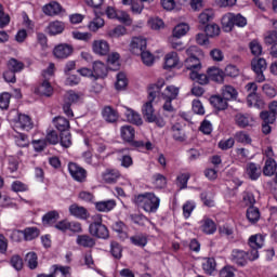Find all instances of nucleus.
Returning a JSON list of instances; mask_svg holds the SVG:
<instances>
[{
    "instance_id": "obj_1",
    "label": "nucleus",
    "mask_w": 277,
    "mask_h": 277,
    "mask_svg": "<svg viewBox=\"0 0 277 277\" xmlns=\"http://www.w3.org/2000/svg\"><path fill=\"white\" fill-rule=\"evenodd\" d=\"M163 88V80L159 81L158 84H154L148 90V101L142 107V114L145 122H155L157 127H166L163 118H157L155 114V107H153V101L159 95V90Z\"/></svg>"
},
{
    "instance_id": "obj_2",
    "label": "nucleus",
    "mask_w": 277,
    "mask_h": 277,
    "mask_svg": "<svg viewBox=\"0 0 277 277\" xmlns=\"http://www.w3.org/2000/svg\"><path fill=\"white\" fill-rule=\"evenodd\" d=\"M135 205L142 207L147 213H155L159 209V199L153 193L141 194L134 199Z\"/></svg>"
},
{
    "instance_id": "obj_3",
    "label": "nucleus",
    "mask_w": 277,
    "mask_h": 277,
    "mask_svg": "<svg viewBox=\"0 0 277 277\" xmlns=\"http://www.w3.org/2000/svg\"><path fill=\"white\" fill-rule=\"evenodd\" d=\"M222 28L224 31L229 32L233 31V27H246L248 25V19L243 17L241 14L227 13L222 19Z\"/></svg>"
},
{
    "instance_id": "obj_4",
    "label": "nucleus",
    "mask_w": 277,
    "mask_h": 277,
    "mask_svg": "<svg viewBox=\"0 0 277 277\" xmlns=\"http://www.w3.org/2000/svg\"><path fill=\"white\" fill-rule=\"evenodd\" d=\"M89 233L97 239H107L109 237V229L103 225V215L96 214L93 216V223L89 226Z\"/></svg>"
},
{
    "instance_id": "obj_5",
    "label": "nucleus",
    "mask_w": 277,
    "mask_h": 277,
    "mask_svg": "<svg viewBox=\"0 0 277 277\" xmlns=\"http://www.w3.org/2000/svg\"><path fill=\"white\" fill-rule=\"evenodd\" d=\"M250 252H247L248 261H256L259 259V250L265 246V238L262 235H254L249 238Z\"/></svg>"
},
{
    "instance_id": "obj_6",
    "label": "nucleus",
    "mask_w": 277,
    "mask_h": 277,
    "mask_svg": "<svg viewBox=\"0 0 277 277\" xmlns=\"http://www.w3.org/2000/svg\"><path fill=\"white\" fill-rule=\"evenodd\" d=\"M251 68L255 74V81L263 83L265 81V74L263 72L267 70V61L265 58H253L251 61Z\"/></svg>"
},
{
    "instance_id": "obj_7",
    "label": "nucleus",
    "mask_w": 277,
    "mask_h": 277,
    "mask_svg": "<svg viewBox=\"0 0 277 277\" xmlns=\"http://www.w3.org/2000/svg\"><path fill=\"white\" fill-rule=\"evenodd\" d=\"M147 42L144 37H134L130 43L133 55H142L146 51Z\"/></svg>"
},
{
    "instance_id": "obj_8",
    "label": "nucleus",
    "mask_w": 277,
    "mask_h": 277,
    "mask_svg": "<svg viewBox=\"0 0 277 277\" xmlns=\"http://www.w3.org/2000/svg\"><path fill=\"white\" fill-rule=\"evenodd\" d=\"M68 170L72 179L78 181V183H83V181H85L88 173L85 172V169L79 167V164L69 162Z\"/></svg>"
},
{
    "instance_id": "obj_9",
    "label": "nucleus",
    "mask_w": 277,
    "mask_h": 277,
    "mask_svg": "<svg viewBox=\"0 0 277 277\" xmlns=\"http://www.w3.org/2000/svg\"><path fill=\"white\" fill-rule=\"evenodd\" d=\"M92 51L95 55H109L110 47L109 42L104 39L94 40L92 43Z\"/></svg>"
},
{
    "instance_id": "obj_10",
    "label": "nucleus",
    "mask_w": 277,
    "mask_h": 277,
    "mask_svg": "<svg viewBox=\"0 0 277 277\" xmlns=\"http://www.w3.org/2000/svg\"><path fill=\"white\" fill-rule=\"evenodd\" d=\"M53 53L57 60H66V57H70V55H72V45H68L66 43L58 44L54 48Z\"/></svg>"
},
{
    "instance_id": "obj_11",
    "label": "nucleus",
    "mask_w": 277,
    "mask_h": 277,
    "mask_svg": "<svg viewBox=\"0 0 277 277\" xmlns=\"http://www.w3.org/2000/svg\"><path fill=\"white\" fill-rule=\"evenodd\" d=\"M15 129L31 131V129H34V121H31V117L21 114L18 116V120L15 121Z\"/></svg>"
},
{
    "instance_id": "obj_12",
    "label": "nucleus",
    "mask_w": 277,
    "mask_h": 277,
    "mask_svg": "<svg viewBox=\"0 0 277 277\" xmlns=\"http://www.w3.org/2000/svg\"><path fill=\"white\" fill-rule=\"evenodd\" d=\"M246 174L251 181H258L262 174L261 166L254 162L247 163Z\"/></svg>"
},
{
    "instance_id": "obj_13",
    "label": "nucleus",
    "mask_w": 277,
    "mask_h": 277,
    "mask_svg": "<svg viewBox=\"0 0 277 277\" xmlns=\"http://www.w3.org/2000/svg\"><path fill=\"white\" fill-rule=\"evenodd\" d=\"M102 118L105 122L114 124V122H118V110L114 109L111 106H105L102 109Z\"/></svg>"
},
{
    "instance_id": "obj_14",
    "label": "nucleus",
    "mask_w": 277,
    "mask_h": 277,
    "mask_svg": "<svg viewBox=\"0 0 277 277\" xmlns=\"http://www.w3.org/2000/svg\"><path fill=\"white\" fill-rule=\"evenodd\" d=\"M179 53L170 52L164 56V70H170L171 68H176L179 66Z\"/></svg>"
},
{
    "instance_id": "obj_15",
    "label": "nucleus",
    "mask_w": 277,
    "mask_h": 277,
    "mask_svg": "<svg viewBox=\"0 0 277 277\" xmlns=\"http://www.w3.org/2000/svg\"><path fill=\"white\" fill-rule=\"evenodd\" d=\"M232 261L236 265H246L248 263V253L243 250L235 249L232 252Z\"/></svg>"
},
{
    "instance_id": "obj_16",
    "label": "nucleus",
    "mask_w": 277,
    "mask_h": 277,
    "mask_svg": "<svg viewBox=\"0 0 277 277\" xmlns=\"http://www.w3.org/2000/svg\"><path fill=\"white\" fill-rule=\"evenodd\" d=\"M77 246L80 248H94L96 246V240L90 235H78L76 239Z\"/></svg>"
},
{
    "instance_id": "obj_17",
    "label": "nucleus",
    "mask_w": 277,
    "mask_h": 277,
    "mask_svg": "<svg viewBox=\"0 0 277 277\" xmlns=\"http://www.w3.org/2000/svg\"><path fill=\"white\" fill-rule=\"evenodd\" d=\"M124 116L128 122H131V124H136V127H142V124H144V121L142 120V116H140L137 111L131 108H126Z\"/></svg>"
},
{
    "instance_id": "obj_18",
    "label": "nucleus",
    "mask_w": 277,
    "mask_h": 277,
    "mask_svg": "<svg viewBox=\"0 0 277 277\" xmlns=\"http://www.w3.org/2000/svg\"><path fill=\"white\" fill-rule=\"evenodd\" d=\"M210 103L215 109H219V111H224V109L228 108V100H225L224 96L212 95L210 97Z\"/></svg>"
},
{
    "instance_id": "obj_19",
    "label": "nucleus",
    "mask_w": 277,
    "mask_h": 277,
    "mask_svg": "<svg viewBox=\"0 0 277 277\" xmlns=\"http://www.w3.org/2000/svg\"><path fill=\"white\" fill-rule=\"evenodd\" d=\"M235 122L241 129H246V127H251L252 126V122H254V119H252V117L248 114L243 115L241 113H238L235 116Z\"/></svg>"
},
{
    "instance_id": "obj_20",
    "label": "nucleus",
    "mask_w": 277,
    "mask_h": 277,
    "mask_svg": "<svg viewBox=\"0 0 277 277\" xmlns=\"http://www.w3.org/2000/svg\"><path fill=\"white\" fill-rule=\"evenodd\" d=\"M35 94H39V96H52L53 95V87L49 80H44L37 89H35Z\"/></svg>"
},
{
    "instance_id": "obj_21",
    "label": "nucleus",
    "mask_w": 277,
    "mask_h": 277,
    "mask_svg": "<svg viewBox=\"0 0 277 277\" xmlns=\"http://www.w3.org/2000/svg\"><path fill=\"white\" fill-rule=\"evenodd\" d=\"M208 72V79H211L212 81H215L216 83H223L224 82V71L217 67H210L207 70Z\"/></svg>"
},
{
    "instance_id": "obj_22",
    "label": "nucleus",
    "mask_w": 277,
    "mask_h": 277,
    "mask_svg": "<svg viewBox=\"0 0 277 277\" xmlns=\"http://www.w3.org/2000/svg\"><path fill=\"white\" fill-rule=\"evenodd\" d=\"M115 208H116V201L113 199L95 202V209L101 213H109V211H113Z\"/></svg>"
},
{
    "instance_id": "obj_23",
    "label": "nucleus",
    "mask_w": 277,
    "mask_h": 277,
    "mask_svg": "<svg viewBox=\"0 0 277 277\" xmlns=\"http://www.w3.org/2000/svg\"><path fill=\"white\" fill-rule=\"evenodd\" d=\"M185 68H187V70H190V72L200 71L202 69V64L200 63V58L196 56L187 57L185 60Z\"/></svg>"
},
{
    "instance_id": "obj_24",
    "label": "nucleus",
    "mask_w": 277,
    "mask_h": 277,
    "mask_svg": "<svg viewBox=\"0 0 277 277\" xmlns=\"http://www.w3.org/2000/svg\"><path fill=\"white\" fill-rule=\"evenodd\" d=\"M93 77L94 79H101L103 77H107V66H105L103 62L95 61L93 63Z\"/></svg>"
},
{
    "instance_id": "obj_25",
    "label": "nucleus",
    "mask_w": 277,
    "mask_h": 277,
    "mask_svg": "<svg viewBox=\"0 0 277 277\" xmlns=\"http://www.w3.org/2000/svg\"><path fill=\"white\" fill-rule=\"evenodd\" d=\"M123 142H133L135 140V129L132 126H122L120 129Z\"/></svg>"
},
{
    "instance_id": "obj_26",
    "label": "nucleus",
    "mask_w": 277,
    "mask_h": 277,
    "mask_svg": "<svg viewBox=\"0 0 277 277\" xmlns=\"http://www.w3.org/2000/svg\"><path fill=\"white\" fill-rule=\"evenodd\" d=\"M53 124L57 131H61V133H65L70 129V121L62 116L55 117L53 119Z\"/></svg>"
},
{
    "instance_id": "obj_27",
    "label": "nucleus",
    "mask_w": 277,
    "mask_h": 277,
    "mask_svg": "<svg viewBox=\"0 0 277 277\" xmlns=\"http://www.w3.org/2000/svg\"><path fill=\"white\" fill-rule=\"evenodd\" d=\"M42 11L47 16H57L62 12V5L57 2H50L42 8Z\"/></svg>"
},
{
    "instance_id": "obj_28",
    "label": "nucleus",
    "mask_w": 277,
    "mask_h": 277,
    "mask_svg": "<svg viewBox=\"0 0 277 277\" xmlns=\"http://www.w3.org/2000/svg\"><path fill=\"white\" fill-rule=\"evenodd\" d=\"M222 96L227 101H237V96H239V93L237 92V89H235L233 85L226 84L222 88Z\"/></svg>"
},
{
    "instance_id": "obj_29",
    "label": "nucleus",
    "mask_w": 277,
    "mask_h": 277,
    "mask_svg": "<svg viewBox=\"0 0 277 277\" xmlns=\"http://www.w3.org/2000/svg\"><path fill=\"white\" fill-rule=\"evenodd\" d=\"M69 212L75 217H79L80 220H88V210L81 206H78L77 203L69 207Z\"/></svg>"
},
{
    "instance_id": "obj_30",
    "label": "nucleus",
    "mask_w": 277,
    "mask_h": 277,
    "mask_svg": "<svg viewBox=\"0 0 277 277\" xmlns=\"http://www.w3.org/2000/svg\"><path fill=\"white\" fill-rule=\"evenodd\" d=\"M47 29L50 36H57V34H62L64 31L65 26L64 23L60 21H54L48 25Z\"/></svg>"
},
{
    "instance_id": "obj_31",
    "label": "nucleus",
    "mask_w": 277,
    "mask_h": 277,
    "mask_svg": "<svg viewBox=\"0 0 277 277\" xmlns=\"http://www.w3.org/2000/svg\"><path fill=\"white\" fill-rule=\"evenodd\" d=\"M189 79H192V81H196V83H199V85H207V83H209V76L206 74H200L198 70L190 71Z\"/></svg>"
},
{
    "instance_id": "obj_32",
    "label": "nucleus",
    "mask_w": 277,
    "mask_h": 277,
    "mask_svg": "<svg viewBox=\"0 0 277 277\" xmlns=\"http://www.w3.org/2000/svg\"><path fill=\"white\" fill-rule=\"evenodd\" d=\"M276 170H277L276 160L268 158L265 161V166L263 168V174L265 176H274V174L276 173Z\"/></svg>"
},
{
    "instance_id": "obj_33",
    "label": "nucleus",
    "mask_w": 277,
    "mask_h": 277,
    "mask_svg": "<svg viewBox=\"0 0 277 277\" xmlns=\"http://www.w3.org/2000/svg\"><path fill=\"white\" fill-rule=\"evenodd\" d=\"M102 176L105 183L113 184L116 183L118 179H120V172L117 170H106Z\"/></svg>"
},
{
    "instance_id": "obj_34",
    "label": "nucleus",
    "mask_w": 277,
    "mask_h": 277,
    "mask_svg": "<svg viewBox=\"0 0 277 277\" xmlns=\"http://www.w3.org/2000/svg\"><path fill=\"white\" fill-rule=\"evenodd\" d=\"M24 233V241H32V239H37L40 237V229L38 227H26L23 229Z\"/></svg>"
},
{
    "instance_id": "obj_35",
    "label": "nucleus",
    "mask_w": 277,
    "mask_h": 277,
    "mask_svg": "<svg viewBox=\"0 0 277 277\" xmlns=\"http://www.w3.org/2000/svg\"><path fill=\"white\" fill-rule=\"evenodd\" d=\"M113 230L118 233L121 239H128L129 234H127V225L122 221H117L111 225Z\"/></svg>"
},
{
    "instance_id": "obj_36",
    "label": "nucleus",
    "mask_w": 277,
    "mask_h": 277,
    "mask_svg": "<svg viewBox=\"0 0 277 277\" xmlns=\"http://www.w3.org/2000/svg\"><path fill=\"white\" fill-rule=\"evenodd\" d=\"M172 133H173V138L175 142H185L187 140V135L185 134V130L179 124H175L172 127Z\"/></svg>"
},
{
    "instance_id": "obj_37",
    "label": "nucleus",
    "mask_w": 277,
    "mask_h": 277,
    "mask_svg": "<svg viewBox=\"0 0 277 277\" xmlns=\"http://www.w3.org/2000/svg\"><path fill=\"white\" fill-rule=\"evenodd\" d=\"M8 69L12 70L13 72H21L23 68H25V63L16 60V58H10L6 63Z\"/></svg>"
},
{
    "instance_id": "obj_38",
    "label": "nucleus",
    "mask_w": 277,
    "mask_h": 277,
    "mask_svg": "<svg viewBox=\"0 0 277 277\" xmlns=\"http://www.w3.org/2000/svg\"><path fill=\"white\" fill-rule=\"evenodd\" d=\"M57 220H60V212H57L55 210L45 213L42 217V222H43L44 226H47L49 224H55V222H57Z\"/></svg>"
},
{
    "instance_id": "obj_39",
    "label": "nucleus",
    "mask_w": 277,
    "mask_h": 277,
    "mask_svg": "<svg viewBox=\"0 0 277 277\" xmlns=\"http://www.w3.org/2000/svg\"><path fill=\"white\" fill-rule=\"evenodd\" d=\"M201 228L206 235H213V233L217 230V227L215 226V222H213V220L211 219L203 220V224Z\"/></svg>"
},
{
    "instance_id": "obj_40",
    "label": "nucleus",
    "mask_w": 277,
    "mask_h": 277,
    "mask_svg": "<svg viewBox=\"0 0 277 277\" xmlns=\"http://www.w3.org/2000/svg\"><path fill=\"white\" fill-rule=\"evenodd\" d=\"M247 219L252 224L259 222V220L261 219V212L259 211V208H254L253 206L249 207V209L247 210Z\"/></svg>"
},
{
    "instance_id": "obj_41",
    "label": "nucleus",
    "mask_w": 277,
    "mask_h": 277,
    "mask_svg": "<svg viewBox=\"0 0 277 277\" xmlns=\"http://www.w3.org/2000/svg\"><path fill=\"white\" fill-rule=\"evenodd\" d=\"M117 153L119 155H123L121 158V166L123 168H131V166H133V158H131V156L127 155V153H129V149H127V148L118 149Z\"/></svg>"
},
{
    "instance_id": "obj_42",
    "label": "nucleus",
    "mask_w": 277,
    "mask_h": 277,
    "mask_svg": "<svg viewBox=\"0 0 277 277\" xmlns=\"http://www.w3.org/2000/svg\"><path fill=\"white\" fill-rule=\"evenodd\" d=\"M203 272L211 276L215 272L216 263L215 259L213 258H207L202 264Z\"/></svg>"
},
{
    "instance_id": "obj_43",
    "label": "nucleus",
    "mask_w": 277,
    "mask_h": 277,
    "mask_svg": "<svg viewBox=\"0 0 277 277\" xmlns=\"http://www.w3.org/2000/svg\"><path fill=\"white\" fill-rule=\"evenodd\" d=\"M54 271L51 274L52 277H68L70 274V267L54 265Z\"/></svg>"
},
{
    "instance_id": "obj_44",
    "label": "nucleus",
    "mask_w": 277,
    "mask_h": 277,
    "mask_svg": "<svg viewBox=\"0 0 277 277\" xmlns=\"http://www.w3.org/2000/svg\"><path fill=\"white\" fill-rule=\"evenodd\" d=\"M260 118L265 124H274L276 122V115L271 113L269 110H263L260 113Z\"/></svg>"
},
{
    "instance_id": "obj_45",
    "label": "nucleus",
    "mask_w": 277,
    "mask_h": 277,
    "mask_svg": "<svg viewBox=\"0 0 277 277\" xmlns=\"http://www.w3.org/2000/svg\"><path fill=\"white\" fill-rule=\"evenodd\" d=\"M189 31V25L187 24H180L174 27L173 29V38H183Z\"/></svg>"
},
{
    "instance_id": "obj_46",
    "label": "nucleus",
    "mask_w": 277,
    "mask_h": 277,
    "mask_svg": "<svg viewBox=\"0 0 277 277\" xmlns=\"http://www.w3.org/2000/svg\"><path fill=\"white\" fill-rule=\"evenodd\" d=\"M162 95L164 96V98H168L169 101H174V98L179 96V88L174 85H169L166 88Z\"/></svg>"
},
{
    "instance_id": "obj_47",
    "label": "nucleus",
    "mask_w": 277,
    "mask_h": 277,
    "mask_svg": "<svg viewBox=\"0 0 277 277\" xmlns=\"http://www.w3.org/2000/svg\"><path fill=\"white\" fill-rule=\"evenodd\" d=\"M25 261H26L29 269H36V267H38V254H36V252L27 253Z\"/></svg>"
},
{
    "instance_id": "obj_48",
    "label": "nucleus",
    "mask_w": 277,
    "mask_h": 277,
    "mask_svg": "<svg viewBox=\"0 0 277 277\" xmlns=\"http://www.w3.org/2000/svg\"><path fill=\"white\" fill-rule=\"evenodd\" d=\"M109 38H121V36H127V27L119 25L114 29L108 31Z\"/></svg>"
},
{
    "instance_id": "obj_49",
    "label": "nucleus",
    "mask_w": 277,
    "mask_h": 277,
    "mask_svg": "<svg viewBox=\"0 0 277 277\" xmlns=\"http://www.w3.org/2000/svg\"><path fill=\"white\" fill-rule=\"evenodd\" d=\"M130 241L133 246H138L141 248H144V246L148 243V239L142 234L130 237Z\"/></svg>"
},
{
    "instance_id": "obj_50",
    "label": "nucleus",
    "mask_w": 277,
    "mask_h": 277,
    "mask_svg": "<svg viewBox=\"0 0 277 277\" xmlns=\"http://www.w3.org/2000/svg\"><path fill=\"white\" fill-rule=\"evenodd\" d=\"M60 143H61V146H63V148H70V146H72V136L68 131L61 132Z\"/></svg>"
},
{
    "instance_id": "obj_51",
    "label": "nucleus",
    "mask_w": 277,
    "mask_h": 277,
    "mask_svg": "<svg viewBox=\"0 0 277 277\" xmlns=\"http://www.w3.org/2000/svg\"><path fill=\"white\" fill-rule=\"evenodd\" d=\"M102 27H105V19L101 17H95L89 23L90 31L96 32V30L101 29Z\"/></svg>"
},
{
    "instance_id": "obj_52",
    "label": "nucleus",
    "mask_w": 277,
    "mask_h": 277,
    "mask_svg": "<svg viewBox=\"0 0 277 277\" xmlns=\"http://www.w3.org/2000/svg\"><path fill=\"white\" fill-rule=\"evenodd\" d=\"M154 185L155 187H157V189H163V187H166L167 185V180L166 176H163V174L161 173H156L154 176Z\"/></svg>"
},
{
    "instance_id": "obj_53",
    "label": "nucleus",
    "mask_w": 277,
    "mask_h": 277,
    "mask_svg": "<svg viewBox=\"0 0 277 277\" xmlns=\"http://www.w3.org/2000/svg\"><path fill=\"white\" fill-rule=\"evenodd\" d=\"M110 254L114 256V259H122V247L120 243L116 241L110 243Z\"/></svg>"
},
{
    "instance_id": "obj_54",
    "label": "nucleus",
    "mask_w": 277,
    "mask_h": 277,
    "mask_svg": "<svg viewBox=\"0 0 277 277\" xmlns=\"http://www.w3.org/2000/svg\"><path fill=\"white\" fill-rule=\"evenodd\" d=\"M205 32L209 38H215V36H220V26L216 24L207 25Z\"/></svg>"
},
{
    "instance_id": "obj_55",
    "label": "nucleus",
    "mask_w": 277,
    "mask_h": 277,
    "mask_svg": "<svg viewBox=\"0 0 277 277\" xmlns=\"http://www.w3.org/2000/svg\"><path fill=\"white\" fill-rule=\"evenodd\" d=\"M49 142L52 146L60 144V135H57V131L49 130L45 135V143Z\"/></svg>"
},
{
    "instance_id": "obj_56",
    "label": "nucleus",
    "mask_w": 277,
    "mask_h": 277,
    "mask_svg": "<svg viewBox=\"0 0 277 277\" xmlns=\"http://www.w3.org/2000/svg\"><path fill=\"white\" fill-rule=\"evenodd\" d=\"M209 21H213V10L207 9L199 15V23L207 25Z\"/></svg>"
},
{
    "instance_id": "obj_57",
    "label": "nucleus",
    "mask_w": 277,
    "mask_h": 277,
    "mask_svg": "<svg viewBox=\"0 0 277 277\" xmlns=\"http://www.w3.org/2000/svg\"><path fill=\"white\" fill-rule=\"evenodd\" d=\"M128 85L127 75L124 72H119L117 75V82H116V89L117 90H124Z\"/></svg>"
},
{
    "instance_id": "obj_58",
    "label": "nucleus",
    "mask_w": 277,
    "mask_h": 277,
    "mask_svg": "<svg viewBox=\"0 0 277 277\" xmlns=\"http://www.w3.org/2000/svg\"><path fill=\"white\" fill-rule=\"evenodd\" d=\"M117 21H119V23H123V25H131L133 23V19H131V16L128 15L127 12L124 11H117Z\"/></svg>"
},
{
    "instance_id": "obj_59",
    "label": "nucleus",
    "mask_w": 277,
    "mask_h": 277,
    "mask_svg": "<svg viewBox=\"0 0 277 277\" xmlns=\"http://www.w3.org/2000/svg\"><path fill=\"white\" fill-rule=\"evenodd\" d=\"M15 144H17L19 148H25V146H29V137L27 134L19 133L15 136Z\"/></svg>"
},
{
    "instance_id": "obj_60",
    "label": "nucleus",
    "mask_w": 277,
    "mask_h": 277,
    "mask_svg": "<svg viewBox=\"0 0 277 277\" xmlns=\"http://www.w3.org/2000/svg\"><path fill=\"white\" fill-rule=\"evenodd\" d=\"M142 62L145 66H153L155 64V56L149 51H145L141 54Z\"/></svg>"
},
{
    "instance_id": "obj_61",
    "label": "nucleus",
    "mask_w": 277,
    "mask_h": 277,
    "mask_svg": "<svg viewBox=\"0 0 277 277\" xmlns=\"http://www.w3.org/2000/svg\"><path fill=\"white\" fill-rule=\"evenodd\" d=\"M10 263L12 267H14V269H16L17 272H21V269H23V259L21 258V255H13Z\"/></svg>"
},
{
    "instance_id": "obj_62",
    "label": "nucleus",
    "mask_w": 277,
    "mask_h": 277,
    "mask_svg": "<svg viewBox=\"0 0 277 277\" xmlns=\"http://www.w3.org/2000/svg\"><path fill=\"white\" fill-rule=\"evenodd\" d=\"M264 42L268 47H274V44H277V30L268 32L264 39Z\"/></svg>"
},
{
    "instance_id": "obj_63",
    "label": "nucleus",
    "mask_w": 277,
    "mask_h": 277,
    "mask_svg": "<svg viewBox=\"0 0 277 277\" xmlns=\"http://www.w3.org/2000/svg\"><path fill=\"white\" fill-rule=\"evenodd\" d=\"M201 200L206 207H214L215 201L213 200V194L211 193H202Z\"/></svg>"
},
{
    "instance_id": "obj_64",
    "label": "nucleus",
    "mask_w": 277,
    "mask_h": 277,
    "mask_svg": "<svg viewBox=\"0 0 277 277\" xmlns=\"http://www.w3.org/2000/svg\"><path fill=\"white\" fill-rule=\"evenodd\" d=\"M148 25L150 29L159 30L163 27V21L161 18L154 17L148 21Z\"/></svg>"
}]
</instances>
